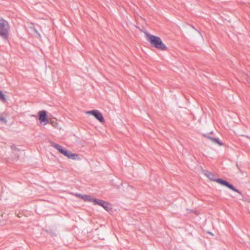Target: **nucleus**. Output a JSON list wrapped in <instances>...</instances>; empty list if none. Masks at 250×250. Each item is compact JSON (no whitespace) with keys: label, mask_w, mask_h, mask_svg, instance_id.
<instances>
[{"label":"nucleus","mask_w":250,"mask_h":250,"mask_svg":"<svg viewBox=\"0 0 250 250\" xmlns=\"http://www.w3.org/2000/svg\"><path fill=\"white\" fill-rule=\"evenodd\" d=\"M93 203L94 205H98L102 207L106 211H108L111 209L109 203L104 200L95 198L94 200H93Z\"/></svg>","instance_id":"39448f33"},{"label":"nucleus","mask_w":250,"mask_h":250,"mask_svg":"<svg viewBox=\"0 0 250 250\" xmlns=\"http://www.w3.org/2000/svg\"><path fill=\"white\" fill-rule=\"evenodd\" d=\"M86 113L88 114L93 115L97 120H98L101 123H103L104 121V119L103 116V115L98 110H92L90 111H87L86 112Z\"/></svg>","instance_id":"20e7f679"},{"label":"nucleus","mask_w":250,"mask_h":250,"mask_svg":"<svg viewBox=\"0 0 250 250\" xmlns=\"http://www.w3.org/2000/svg\"><path fill=\"white\" fill-rule=\"evenodd\" d=\"M190 26H191L193 29H195L196 31H197L198 32L200 33V32H199V31H198L197 29H196V28H195V27H194L193 25H190Z\"/></svg>","instance_id":"4468645a"},{"label":"nucleus","mask_w":250,"mask_h":250,"mask_svg":"<svg viewBox=\"0 0 250 250\" xmlns=\"http://www.w3.org/2000/svg\"><path fill=\"white\" fill-rule=\"evenodd\" d=\"M52 146L54 147L55 148H56V149H57L60 153H62L63 150L65 149L64 148H63L62 146L58 145V144H55V143H53L52 144Z\"/></svg>","instance_id":"9d476101"},{"label":"nucleus","mask_w":250,"mask_h":250,"mask_svg":"<svg viewBox=\"0 0 250 250\" xmlns=\"http://www.w3.org/2000/svg\"><path fill=\"white\" fill-rule=\"evenodd\" d=\"M39 120L41 124L46 125L48 123L47 113L45 110H41L39 112Z\"/></svg>","instance_id":"423d86ee"},{"label":"nucleus","mask_w":250,"mask_h":250,"mask_svg":"<svg viewBox=\"0 0 250 250\" xmlns=\"http://www.w3.org/2000/svg\"><path fill=\"white\" fill-rule=\"evenodd\" d=\"M70 152L71 151H68L65 148L61 153L68 158Z\"/></svg>","instance_id":"9b49d317"},{"label":"nucleus","mask_w":250,"mask_h":250,"mask_svg":"<svg viewBox=\"0 0 250 250\" xmlns=\"http://www.w3.org/2000/svg\"><path fill=\"white\" fill-rule=\"evenodd\" d=\"M146 40L152 46L161 50H166L167 49V46L163 42L160 37L154 36L147 32L146 33Z\"/></svg>","instance_id":"f257e3e1"},{"label":"nucleus","mask_w":250,"mask_h":250,"mask_svg":"<svg viewBox=\"0 0 250 250\" xmlns=\"http://www.w3.org/2000/svg\"><path fill=\"white\" fill-rule=\"evenodd\" d=\"M0 100L2 101H5L6 98L5 95L2 93V92L0 90Z\"/></svg>","instance_id":"f8f14e48"},{"label":"nucleus","mask_w":250,"mask_h":250,"mask_svg":"<svg viewBox=\"0 0 250 250\" xmlns=\"http://www.w3.org/2000/svg\"><path fill=\"white\" fill-rule=\"evenodd\" d=\"M35 31L36 32V33H37V34H38V31H37L36 29H35Z\"/></svg>","instance_id":"2eb2a0df"},{"label":"nucleus","mask_w":250,"mask_h":250,"mask_svg":"<svg viewBox=\"0 0 250 250\" xmlns=\"http://www.w3.org/2000/svg\"><path fill=\"white\" fill-rule=\"evenodd\" d=\"M205 175L208 178V179H209L210 180L212 181H215V182H216L217 183H218V184L222 185V186H224L225 187H226L227 188H229L231 189L232 190L235 191V192H236L237 193H241V192L238 190L237 189V188H236L233 185H232L231 184L229 183V182H228V181H226V180H224L221 178H215V175L209 172V171H206V172L205 173Z\"/></svg>","instance_id":"f03ea898"},{"label":"nucleus","mask_w":250,"mask_h":250,"mask_svg":"<svg viewBox=\"0 0 250 250\" xmlns=\"http://www.w3.org/2000/svg\"><path fill=\"white\" fill-rule=\"evenodd\" d=\"M0 122H1L3 124H6L7 123V121L4 117H0Z\"/></svg>","instance_id":"ddd939ff"},{"label":"nucleus","mask_w":250,"mask_h":250,"mask_svg":"<svg viewBox=\"0 0 250 250\" xmlns=\"http://www.w3.org/2000/svg\"><path fill=\"white\" fill-rule=\"evenodd\" d=\"M75 196L85 201L93 202V200H94V198H92L91 196L89 195H82L79 193H76Z\"/></svg>","instance_id":"0eeeda50"},{"label":"nucleus","mask_w":250,"mask_h":250,"mask_svg":"<svg viewBox=\"0 0 250 250\" xmlns=\"http://www.w3.org/2000/svg\"><path fill=\"white\" fill-rule=\"evenodd\" d=\"M249 79H250V78H249Z\"/></svg>","instance_id":"dca6fc26"},{"label":"nucleus","mask_w":250,"mask_h":250,"mask_svg":"<svg viewBox=\"0 0 250 250\" xmlns=\"http://www.w3.org/2000/svg\"><path fill=\"white\" fill-rule=\"evenodd\" d=\"M208 139L212 141L215 144H217L220 146H222L223 145V143L220 140V139L218 138H213L212 137L209 136H206Z\"/></svg>","instance_id":"6e6552de"},{"label":"nucleus","mask_w":250,"mask_h":250,"mask_svg":"<svg viewBox=\"0 0 250 250\" xmlns=\"http://www.w3.org/2000/svg\"><path fill=\"white\" fill-rule=\"evenodd\" d=\"M68 159L73 160H80L81 158L78 154L72 153L71 152H70Z\"/></svg>","instance_id":"1a4fd4ad"},{"label":"nucleus","mask_w":250,"mask_h":250,"mask_svg":"<svg viewBox=\"0 0 250 250\" xmlns=\"http://www.w3.org/2000/svg\"><path fill=\"white\" fill-rule=\"evenodd\" d=\"M9 26L8 22L0 18V36L4 39L7 38L9 34Z\"/></svg>","instance_id":"7ed1b4c3"}]
</instances>
